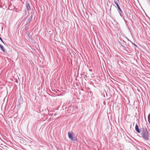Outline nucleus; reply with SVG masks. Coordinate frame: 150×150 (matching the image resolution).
Returning <instances> with one entry per match:
<instances>
[{
	"label": "nucleus",
	"instance_id": "6e6552de",
	"mask_svg": "<svg viewBox=\"0 0 150 150\" xmlns=\"http://www.w3.org/2000/svg\"><path fill=\"white\" fill-rule=\"evenodd\" d=\"M0 40L1 41V42L3 43H4V42H3V40L2 39V38H1L0 37Z\"/></svg>",
	"mask_w": 150,
	"mask_h": 150
},
{
	"label": "nucleus",
	"instance_id": "0eeeda50",
	"mask_svg": "<svg viewBox=\"0 0 150 150\" xmlns=\"http://www.w3.org/2000/svg\"><path fill=\"white\" fill-rule=\"evenodd\" d=\"M0 48L1 49V50L2 51L4 52H6V50L4 49V47L1 44H0Z\"/></svg>",
	"mask_w": 150,
	"mask_h": 150
},
{
	"label": "nucleus",
	"instance_id": "ddd939ff",
	"mask_svg": "<svg viewBox=\"0 0 150 150\" xmlns=\"http://www.w3.org/2000/svg\"><path fill=\"white\" fill-rule=\"evenodd\" d=\"M48 115H50V114H49V113H48Z\"/></svg>",
	"mask_w": 150,
	"mask_h": 150
},
{
	"label": "nucleus",
	"instance_id": "7ed1b4c3",
	"mask_svg": "<svg viewBox=\"0 0 150 150\" xmlns=\"http://www.w3.org/2000/svg\"><path fill=\"white\" fill-rule=\"evenodd\" d=\"M26 8L25 10H27L28 11L31 10V8L30 6V4L29 3H27V4L26 5Z\"/></svg>",
	"mask_w": 150,
	"mask_h": 150
},
{
	"label": "nucleus",
	"instance_id": "423d86ee",
	"mask_svg": "<svg viewBox=\"0 0 150 150\" xmlns=\"http://www.w3.org/2000/svg\"><path fill=\"white\" fill-rule=\"evenodd\" d=\"M33 18V15H32L31 16L28 18V21H27V23L28 24H29L30 22Z\"/></svg>",
	"mask_w": 150,
	"mask_h": 150
},
{
	"label": "nucleus",
	"instance_id": "9d476101",
	"mask_svg": "<svg viewBox=\"0 0 150 150\" xmlns=\"http://www.w3.org/2000/svg\"><path fill=\"white\" fill-rule=\"evenodd\" d=\"M131 43H132L133 45H134L135 46H136L137 47V45H136L135 44H134V43H133L132 42H131Z\"/></svg>",
	"mask_w": 150,
	"mask_h": 150
},
{
	"label": "nucleus",
	"instance_id": "1a4fd4ad",
	"mask_svg": "<svg viewBox=\"0 0 150 150\" xmlns=\"http://www.w3.org/2000/svg\"><path fill=\"white\" fill-rule=\"evenodd\" d=\"M27 11L25 10V15H26L27 14Z\"/></svg>",
	"mask_w": 150,
	"mask_h": 150
},
{
	"label": "nucleus",
	"instance_id": "9b49d317",
	"mask_svg": "<svg viewBox=\"0 0 150 150\" xmlns=\"http://www.w3.org/2000/svg\"><path fill=\"white\" fill-rule=\"evenodd\" d=\"M127 38V40L128 41H129V42H132L131 41H130L129 39H128Z\"/></svg>",
	"mask_w": 150,
	"mask_h": 150
},
{
	"label": "nucleus",
	"instance_id": "f257e3e1",
	"mask_svg": "<svg viewBox=\"0 0 150 150\" xmlns=\"http://www.w3.org/2000/svg\"><path fill=\"white\" fill-rule=\"evenodd\" d=\"M140 132L141 135L144 139L146 141L149 140V132L146 127H143Z\"/></svg>",
	"mask_w": 150,
	"mask_h": 150
},
{
	"label": "nucleus",
	"instance_id": "4468645a",
	"mask_svg": "<svg viewBox=\"0 0 150 150\" xmlns=\"http://www.w3.org/2000/svg\"><path fill=\"white\" fill-rule=\"evenodd\" d=\"M117 1H118V0H117Z\"/></svg>",
	"mask_w": 150,
	"mask_h": 150
},
{
	"label": "nucleus",
	"instance_id": "39448f33",
	"mask_svg": "<svg viewBox=\"0 0 150 150\" xmlns=\"http://www.w3.org/2000/svg\"><path fill=\"white\" fill-rule=\"evenodd\" d=\"M114 3L117 6L118 9L119 10V11H120L122 13V11L120 8L119 6V5L118 4H117V2H116L115 1H114Z\"/></svg>",
	"mask_w": 150,
	"mask_h": 150
},
{
	"label": "nucleus",
	"instance_id": "f8f14e48",
	"mask_svg": "<svg viewBox=\"0 0 150 150\" xmlns=\"http://www.w3.org/2000/svg\"><path fill=\"white\" fill-rule=\"evenodd\" d=\"M57 115V114L56 113H55L54 114V116H56V115Z\"/></svg>",
	"mask_w": 150,
	"mask_h": 150
},
{
	"label": "nucleus",
	"instance_id": "f03ea898",
	"mask_svg": "<svg viewBox=\"0 0 150 150\" xmlns=\"http://www.w3.org/2000/svg\"><path fill=\"white\" fill-rule=\"evenodd\" d=\"M68 135L69 138L71 140L75 141H77V139L76 137L75 136L73 133H71L70 132H68Z\"/></svg>",
	"mask_w": 150,
	"mask_h": 150
},
{
	"label": "nucleus",
	"instance_id": "20e7f679",
	"mask_svg": "<svg viewBox=\"0 0 150 150\" xmlns=\"http://www.w3.org/2000/svg\"><path fill=\"white\" fill-rule=\"evenodd\" d=\"M135 130L136 131L139 133H140L141 132V130H140L139 128L138 125L136 124L135 127Z\"/></svg>",
	"mask_w": 150,
	"mask_h": 150
}]
</instances>
